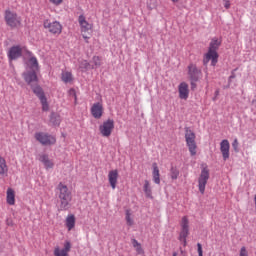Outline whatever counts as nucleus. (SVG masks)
Returning <instances> with one entry per match:
<instances>
[{
  "label": "nucleus",
  "mask_w": 256,
  "mask_h": 256,
  "mask_svg": "<svg viewBox=\"0 0 256 256\" xmlns=\"http://www.w3.org/2000/svg\"><path fill=\"white\" fill-rule=\"evenodd\" d=\"M58 198L60 199V211H67L71 207V201L73 197L71 196V191L69 187L60 182L56 187Z\"/></svg>",
  "instance_id": "2"
},
{
  "label": "nucleus",
  "mask_w": 256,
  "mask_h": 256,
  "mask_svg": "<svg viewBox=\"0 0 256 256\" xmlns=\"http://www.w3.org/2000/svg\"><path fill=\"white\" fill-rule=\"evenodd\" d=\"M173 256H177V252H174V253H173Z\"/></svg>",
  "instance_id": "44"
},
{
  "label": "nucleus",
  "mask_w": 256,
  "mask_h": 256,
  "mask_svg": "<svg viewBox=\"0 0 256 256\" xmlns=\"http://www.w3.org/2000/svg\"><path fill=\"white\" fill-rule=\"evenodd\" d=\"M197 73H199V70L197 69V66L190 64L188 66V75H190L191 81H198L199 78L197 77Z\"/></svg>",
  "instance_id": "22"
},
{
  "label": "nucleus",
  "mask_w": 256,
  "mask_h": 256,
  "mask_svg": "<svg viewBox=\"0 0 256 256\" xmlns=\"http://www.w3.org/2000/svg\"><path fill=\"white\" fill-rule=\"evenodd\" d=\"M69 95L71 97H74L75 105H77V92L75 91V89L71 88L69 90Z\"/></svg>",
  "instance_id": "36"
},
{
  "label": "nucleus",
  "mask_w": 256,
  "mask_h": 256,
  "mask_svg": "<svg viewBox=\"0 0 256 256\" xmlns=\"http://www.w3.org/2000/svg\"><path fill=\"white\" fill-rule=\"evenodd\" d=\"M187 237H189V216H183L180 220L179 241L187 247Z\"/></svg>",
  "instance_id": "6"
},
{
  "label": "nucleus",
  "mask_w": 256,
  "mask_h": 256,
  "mask_svg": "<svg viewBox=\"0 0 256 256\" xmlns=\"http://www.w3.org/2000/svg\"><path fill=\"white\" fill-rule=\"evenodd\" d=\"M143 191L148 199H153V188H151V182L144 180Z\"/></svg>",
  "instance_id": "20"
},
{
  "label": "nucleus",
  "mask_w": 256,
  "mask_h": 256,
  "mask_svg": "<svg viewBox=\"0 0 256 256\" xmlns=\"http://www.w3.org/2000/svg\"><path fill=\"white\" fill-rule=\"evenodd\" d=\"M125 220L128 227H133V225H135V221L133 220V214L131 213V210H126Z\"/></svg>",
  "instance_id": "28"
},
{
  "label": "nucleus",
  "mask_w": 256,
  "mask_h": 256,
  "mask_svg": "<svg viewBox=\"0 0 256 256\" xmlns=\"http://www.w3.org/2000/svg\"><path fill=\"white\" fill-rule=\"evenodd\" d=\"M108 181L112 189H117V183L119 181V170H110L108 173Z\"/></svg>",
  "instance_id": "13"
},
{
  "label": "nucleus",
  "mask_w": 256,
  "mask_h": 256,
  "mask_svg": "<svg viewBox=\"0 0 256 256\" xmlns=\"http://www.w3.org/2000/svg\"><path fill=\"white\" fill-rule=\"evenodd\" d=\"M64 0H49V3L51 5H54L55 7H59V5H63Z\"/></svg>",
  "instance_id": "37"
},
{
  "label": "nucleus",
  "mask_w": 256,
  "mask_h": 256,
  "mask_svg": "<svg viewBox=\"0 0 256 256\" xmlns=\"http://www.w3.org/2000/svg\"><path fill=\"white\" fill-rule=\"evenodd\" d=\"M113 129H115V121L113 119H108L99 126V132L102 137H111Z\"/></svg>",
  "instance_id": "10"
},
{
  "label": "nucleus",
  "mask_w": 256,
  "mask_h": 256,
  "mask_svg": "<svg viewBox=\"0 0 256 256\" xmlns=\"http://www.w3.org/2000/svg\"><path fill=\"white\" fill-rule=\"evenodd\" d=\"M170 177L175 181L179 177V170L177 168H171L170 170Z\"/></svg>",
  "instance_id": "33"
},
{
  "label": "nucleus",
  "mask_w": 256,
  "mask_h": 256,
  "mask_svg": "<svg viewBox=\"0 0 256 256\" xmlns=\"http://www.w3.org/2000/svg\"><path fill=\"white\" fill-rule=\"evenodd\" d=\"M232 147L235 153H239V140H237V138H235L234 141L232 142Z\"/></svg>",
  "instance_id": "34"
},
{
  "label": "nucleus",
  "mask_w": 256,
  "mask_h": 256,
  "mask_svg": "<svg viewBox=\"0 0 256 256\" xmlns=\"http://www.w3.org/2000/svg\"><path fill=\"white\" fill-rule=\"evenodd\" d=\"M28 67H30L31 71H39V62L36 57H31L28 60Z\"/></svg>",
  "instance_id": "25"
},
{
  "label": "nucleus",
  "mask_w": 256,
  "mask_h": 256,
  "mask_svg": "<svg viewBox=\"0 0 256 256\" xmlns=\"http://www.w3.org/2000/svg\"><path fill=\"white\" fill-rule=\"evenodd\" d=\"M209 168L204 167L198 177V189L201 195H205V187H207V182L209 181Z\"/></svg>",
  "instance_id": "8"
},
{
  "label": "nucleus",
  "mask_w": 256,
  "mask_h": 256,
  "mask_svg": "<svg viewBox=\"0 0 256 256\" xmlns=\"http://www.w3.org/2000/svg\"><path fill=\"white\" fill-rule=\"evenodd\" d=\"M37 70H32L30 72H25L23 74L24 80L28 85H31L32 83H38L39 78H37Z\"/></svg>",
  "instance_id": "17"
},
{
  "label": "nucleus",
  "mask_w": 256,
  "mask_h": 256,
  "mask_svg": "<svg viewBox=\"0 0 256 256\" xmlns=\"http://www.w3.org/2000/svg\"><path fill=\"white\" fill-rule=\"evenodd\" d=\"M152 179L156 185H161V173L159 172L157 162L152 164Z\"/></svg>",
  "instance_id": "18"
},
{
  "label": "nucleus",
  "mask_w": 256,
  "mask_h": 256,
  "mask_svg": "<svg viewBox=\"0 0 256 256\" xmlns=\"http://www.w3.org/2000/svg\"><path fill=\"white\" fill-rule=\"evenodd\" d=\"M237 71V69L233 70L229 79H235V72Z\"/></svg>",
  "instance_id": "41"
},
{
  "label": "nucleus",
  "mask_w": 256,
  "mask_h": 256,
  "mask_svg": "<svg viewBox=\"0 0 256 256\" xmlns=\"http://www.w3.org/2000/svg\"><path fill=\"white\" fill-rule=\"evenodd\" d=\"M6 203L8 205H15V190L8 188L6 192Z\"/></svg>",
  "instance_id": "23"
},
{
  "label": "nucleus",
  "mask_w": 256,
  "mask_h": 256,
  "mask_svg": "<svg viewBox=\"0 0 256 256\" xmlns=\"http://www.w3.org/2000/svg\"><path fill=\"white\" fill-rule=\"evenodd\" d=\"M82 65L84 66V69H89V62L83 61Z\"/></svg>",
  "instance_id": "40"
},
{
  "label": "nucleus",
  "mask_w": 256,
  "mask_h": 256,
  "mask_svg": "<svg viewBox=\"0 0 256 256\" xmlns=\"http://www.w3.org/2000/svg\"><path fill=\"white\" fill-rule=\"evenodd\" d=\"M32 91L35 95L38 96V98L41 100L43 98H45V93L43 92V88H41L40 86H35L32 87Z\"/></svg>",
  "instance_id": "29"
},
{
  "label": "nucleus",
  "mask_w": 256,
  "mask_h": 256,
  "mask_svg": "<svg viewBox=\"0 0 256 256\" xmlns=\"http://www.w3.org/2000/svg\"><path fill=\"white\" fill-rule=\"evenodd\" d=\"M34 138L41 145L51 146V145H55V143H57V138L49 133H46V132H36L34 134Z\"/></svg>",
  "instance_id": "7"
},
{
  "label": "nucleus",
  "mask_w": 256,
  "mask_h": 256,
  "mask_svg": "<svg viewBox=\"0 0 256 256\" xmlns=\"http://www.w3.org/2000/svg\"><path fill=\"white\" fill-rule=\"evenodd\" d=\"M216 95H219V91H216Z\"/></svg>",
  "instance_id": "45"
},
{
  "label": "nucleus",
  "mask_w": 256,
  "mask_h": 256,
  "mask_svg": "<svg viewBox=\"0 0 256 256\" xmlns=\"http://www.w3.org/2000/svg\"><path fill=\"white\" fill-rule=\"evenodd\" d=\"M221 47V39L213 38L210 42L208 52L204 55L203 58V65H209V61H211L212 67H215L219 62V53L217 50Z\"/></svg>",
  "instance_id": "1"
},
{
  "label": "nucleus",
  "mask_w": 256,
  "mask_h": 256,
  "mask_svg": "<svg viewBox=\"0 0 256 256\" xmlns=\"http://www.w3.org/2000/svg\"><path fill=\"white\" fill-rule=\"evenodd\" d=\"M78 23L83 39L86 43H89V39H91V34L93 33V24L87 22V19L83 15L79 16Z\"/></svg>",
  "instance_id": "4"
},
{
  "label": "nucleus",
  "mask_w": 256,
  "mask_h": 256,
  "mask_svg": "<svg viewBox=\"0 0 256 256\" xmlns=\"http://www.w3.org/2000/svg\"><path fill=\"white\" fill-rule=\"evenodd\" d=\"M61 79L63 83H71V81H73V74L69 71H63Z\"/></svg>",
  "instance_id": "27"
},
{
  "label": "nucleus",
  "mask_w": 256,
  "mask_h": 256,
  "mask_svg": "<svg viewBox=\"0 0 256 256\" xmlns=\"http://www.w3.org/2000/svg\"><path fill=\"white\" fill-rule=\"evenodd\" d=\"M131 241H132V246L134 247L136 253L138 255H143L145 251L143 250L141 243H139V241H137L136 239H132Z\"/></svg>",
  "instance_id": "26"
},
{
  "label": "nucleus",
  "mask_w": 256,
  "mask_h": 256,
  "mask_svg": "<svg viewBox=\"0 0 256 256\" xmlns=\"http://www.w3.org/2000/svg\"><path fill=\"white\" fill-rule=\"evenodd\" d=\"M239 256H249V252L245 246H242L239 251Z\"/></svg>",
  "instance_id": "35"
},
{
  "label": "nucleus",
  "mask_w": 256,
  "mask_h": 256,
  "mask_svg": "<svg viewBox=\"0 0 256 256\" xmlns=\"http://www.w3.org/2000/svg\"><path fill=\"white\" fill-rule=\"evenodd\" d=\"M172 3H177L179 0H171Z\"/></svg>",
  "instance_id": "42"
},
{
  "label": "nucleus",
  "mask_w": 256,
  "mask_h": 256,
  "mask_svg": "<svg viewBox=\"0 0 256 256\" xmlns=\"http://www.w3.org/2000/svg\"><path fill=\"white\" fill-rule=\"evenodd\" d=\"M196 136L195 132L191 128H185V141L188 147V151L192 157L197 155V142H195Z\"/></svg>",
  "instance_id": "3"
},
{
  "label": "nucleus",
  "mask_w": 256,
  "mask_h": 256,
  "mask_svg": "<svg viewBox=\"0 0 256 256\" xmlns=\"http://www.w3.org/2000/svg\"><path fill=\"white\" fill-rule=\"evenodd\" d=\"M50 122L52 123V125L58 127V125H61V117H59V115L55 113H52L50 117Z\"/></svg>",
  "instance_id": "30"
},
{
  "label": "nucleus",
  "mask_w": 256,
  "mask_h": 256,
  "mask_svg": "<svg viewBox=\"0 0 256 256\" xmlns=\"http://www.w3.org/2000/svg\"><path fill=\"white\" fill-rule=\"evenodd\" d=\"M92 63L94 64L92 66V69H95L97 67H101V58L99 56H94L92 58Z\"/></svg>",
  "instance_id": "31"
},
{
  "label": "nucleus",
  "mask_w": 256,
  "mask_h": 256,
  "mask_svg": "<svg viewBox=\"0 0 256 256\" xmlns=\"http://www.w3.org/2000/svg\"><path fill=\"white\" fill-rule=\"evenodd\" d=\"M197 247H198V256H203V247L201 246V243H198Z\"/></svg>",
  "instance_id": "38"
},
{
  "label": "nucleus",
  "mask_w": 256,
  "mask_h": 256,
  "mask_svg": "<svg viewBox=\"0 0 256 256\" xmlns=\"http://www.w3.org/2000/svg\"><path fill=\"white\" fill-rule=\"evenodd\" d=\"M179 98L187 101L189 99V84L187 82H181L178 85Z\"/></svg>",
  "instance_id": "14"
},
{
  "label": "nucleus",
  "mask_w": 256,
  "mask_h": 256,
  "mask_svg": "<svg viewBox=\"0 0 256 256\" xmlns=\"http://www.w3.org/2000/svg\"><path fill=\"white\" fill-rule=\"evenodd\" d=\"M225 9L231 8V2L229 0H223Z\"/></svg>",
  "instance_id": "39"
},
{
  "label": "nucleus",
  "mask_w": 256,
  "mask_h": 256,
  "mask_svg": "<svg viewBox=\"0 0 256 256\" xmlns=\"http://www.w3.org/2000/svg\"><path fill=\"white\" fill-rule=\"evenodd\" d=\"M39 162L43 163L45 169H53L55 167L53 160L49 159V155L47 154H41L39 156Z\"/></svg>",
  "instance_id": "19"
},
{
  "label": "nucleus",
  "mask_w": 256,
  "mask_h": 256,
  "mask_svg": "<svg viewBox=\"0 0 256 256\" xmlns=\"http://www.w3.org/2000/svg\"><path fill=\"white\" fill-rule=\"evenodd\" d=\"M44 29H47L52 35H61L63 33V25L59 21L45 20Z\"/></svg>",
  "instance_id": "9"
},
{
  "label": "nucleus",
  "mask_w": 256,
  "mask_h": 256,
  "mask_svg": "<svg viewBox=\"0 0 256 256\" xmlns=\"http://www.w3.org/2000/svg\"><path fill=\"white\" fill-rule=\"evenodd\" d=\"M193 82H194V81L191 82V85H192V87H195V83H193Z\"/></svg>",
  "instance_id": "43"
},
{
  "label": "nucleus",
  "mask_w": 256,
  "mask_h": 256,
  "mask_svg": "<svg viewBox=\"0 0 256 256\" xmlns=\"http://www.w3.org/2000/svg\"><path fill=\"white\" fill-rule=\"evenodd\" d=\"M91 114L94 119H101L103 117V104L99 102L94 103L91 107Z\"/></svg>",
  "instance_id": "16"
},
{
  "label": "nucleus",
  "mask_w": 256,
  "mask_h": 256,
  "mask_svg": "<svg viewBox=\"0 0 256 256\" xmlns=\"http://www.w3.org/2000/svg\"><path fill=\"white\" fill-rule=\"evenodd\" d=\"M40 103L42 105V111H49V103L47 102V97L41 98Z\"/></svg>",
  "instance_id": "32"
},
{
  "label": "nucleus",
  "mask_w": 256,
  "mask_h": 256,
  "mask_svg": "<svg viewBox=\"0 0 256 256\" xmlns=\"http://www.w3.org/2000/svg\"><path fill=\"white\" fill-rule=\"evenodd\" d=\"M9 173V166L7 165V160L0 155V175H7Z\"/></svg>",
  "instance_id": "24"
},
{
  "label": "nucleus",
  "mask_w": 256,
  "mask_h": 256,
  "mask_svg": "<svg viewBox=\"0 0 256 256\" xmlns=\"http://www.w3.org/2000/svg\"><path fill=\"white\" fill-rule=\"evenodd\" d=\"M75 223H76L75 215L69 214L65 220V226L67 227V230L72 231V229H75Z\"/></svg>",
  "instance_id": "21"
},
{
  "label": "nucleus",
  "mask_w": 256,
  "mask_h": 256,
  "mask_svg": "<svg viewBox=\"0 0 256 256\" xmlns=\"http://www.w3.org/2000/svg\"><path fill=\"white\" fill-rule=\"evenodd\" d=\"M230 149H231V144H229V140L224 139L220 142V152L222 153L223 161H227V159H229Z\"/></svg>",
  "instance_id": "12"
},
{
  "label": "nucleus",
  "mask_w": 256,
  "mask_h": 256,
  "mask_svg": "<svg viewBox=\"0 0 256 256\" xmlns=\"http://www.w3.org/2000/svg\"><path fill=\"white\" fill-rule=\"evenodd\" d=\"M25 51H27V47L25 46H12L8 52V58L10 61H15V59H19V57H21Z\"/></svg>",
  "instance_id": "11"
},
{
  "label": "nucleus",
  "mask_w": 256,
  "mask_h": 256,
  "mask_svg": "<svg viewBox=\"0 0 256 256\" xmlns=\"http://www.w3.org/2000/svg\"><path fill=\"white\" fill-rule=\"evenodd\" d=\"M69 251H71V242L66 241L64 243V248L56 246L54 248V256H69Z\"/></svg>",
  "instance_id": "15"
},
{
  "label": "nucleus",
  "mask_w": 256,
  "mask_h": 256,
  "mask_svg": "<svg viewBox=\"0 0 256 256\" xmlns=\"http://www.w3.org/2000/svg\"><path fill=\"white\" fill-rule=\"evenodd\" d=\"M4 19L6 21V25H8L10 29H19L22 25L21 16L11 10L5 11Z\"/></svg>",
  "instance_id": "5"
}]
</instances>
